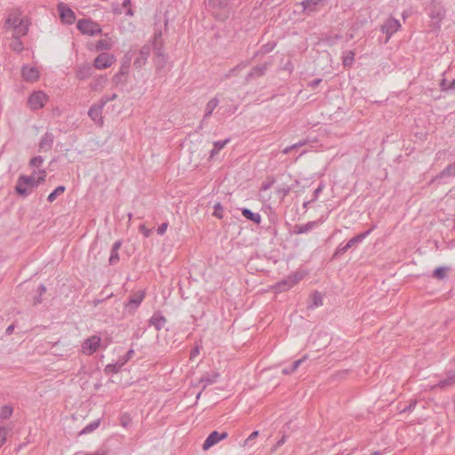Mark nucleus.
Listing matches in <instances>:
<instances>
[{
    "label": "nucleus",
    "mask_w": 455,
    "mask_h": 455,
    "mask_svg": "<svg viewBox=\"0 0 455 455\" xmlns=\"http://www.w3.org/2000/svg\"><path fill=\"white\" fill-rule=\"evenodd\" d=\"M164 42L163 39L162 29L157 28L154 32L153 50H154V64L156 70H162L167 62V56L164 54Z\"/></svg>",
    "instance_id": "f257e3e1"
},
{
    "label": "nucleus",
    "mask_w": 455,
    "mask_h": 455,
    "mask_svg": "<svg viewBox=\"0 0 455 455\" xmlns=\"http://www.w3.org/2000/svg\"><path fill=\"white\" fill-rule=\"evenodd\" d=\"M76 27L82 34L88 36L98 35L102 31L100 26L98 23L86 19L79 20Z\"/></svg>",
    "instance_id": "f03ea898"
},
{
    "label": "nucleus",
    "mask_w": 455,
    "mask_h": 455,
    "mask_svg": "<svg viewBox=\"0 0 455 455\" xmlns=\"http://www.w3.org/2000/svg\"><path fill=\"white\" fill-rule=\"evenodd\" d=\"M455 386V371L450 370L445 371L444 377L440 379L436 384L430 386L429 389L434 391L435 389L446 390Z\"/></svg>",
    "instance_id": "7ed1b4c3"
},
{
    "label": "nucleus",
    "mask_w": 455,
    "mask_h": 455,
    "mask_svg": "<svg viewBox=\"0 0 455 455\" xmlns=\"http://www.w3.org/2000/svg\"><path fill=\"white\" fill-rule=\"evenodd\" d=\"M273 65L272 60L266 61L262 64L254 66L245 76V82L249 83L251 80L262 77L266 75L268 68Z\"/></svg>",
    "instance_id": "20e7f679"
},
{
    "label": "nucleus",
    "mask_w": 455,
    "mask_h": 455,
    "mask_svg": "<svg viewBox=\"0 0 455 455\" xmlns=\"http://www.w3.org/2000/svg\"><path fill=\"white\" fill-rule=\"evenodd\" d=\"M48 100L47 95L41 92H34L28 100V104L32 110H38L44 108Z\"/></svg>",
    "instance_id": "39448f33"
},
{
    "label": "nucleus",
    "mask_w": 455,
    "mask_h": 455,
    "mask_svg": "<svg viewBox=\"0 0 455 455\" xmlns=\"http://www.w3.org/2000/svg\"><path fill=\"white\" fill-rule=\"evenodd\" d=\"M400 28V21L394 17H389L387 19L381 26V31L387 35V41H388L389 38Z\"/></svg>",
    "instance_id": "423d86ee"
},
{
    "label": "nucleus",
    "mask_w": 455,
    "mask_h": 455,
    "mask_svg": "<svg viewBox=\"0 0 455 455\" xmlns=\"http://www.w3.org/2000/svg\"><path fill=\"white\" fill-rule=\"evenodd\" d=\"M115 61L114 54L102 52L95 58L93 67L96 69H105L109 68Z\"/></svg>",
    "instance_id": "0eeeda50"
},
{
    "label": "nucleus",
    "mask_w": 455,
    "mask_h": 455,
    "mask_svg": "<svg viewBox=\"0 0 455 455\" xmlns=\"http://www.w3.org/2000/svg\"><path fill=\"white\" fill-rule=\"evenodd\" d=\"M100 341V337L97 335H92L85 339L82 344L83 352L86 355H92L98 350Z\"/></svg>",
    "instance_id": "6e6552de"
},
{
    "label": "nucleus",
    "mask_w": 455,
    "mask_h": 455,
    "mask_svg": "<svg viewBox=\"0 0 455 455\" xmlns=\"http://www.w3.org/2000/svg\"><path fill=\"white\" fill-rule=\"evenodd\" d=\"M104 105L98 101L97 103L91 106V108L88 110V116L90 118L98 125L102 126L104 120L102 116V111L104 108Z\"/></svg>",
    "instance_id": "1a4fd4ad"
},
{
    "label": "nucleus",
    "mask_w": 455,
    "mask_h": 455,
    "mask_svg": "<svg viewBox=\"0 0 455 455\" xmlns=\"http://www.w3.org/2000/svg\"><path fill=\"white\" fill-rule=\"evenodd\" d=\"M429 17L437 23H441L444 19L445 10L438 0H431Z\"/></svg>",
    "instance_id": "9d476101"
},
{
    "label": "nucleus",
    "mask_w": 455,
    "mask_h": 455,
    "mask_svg": "<svg viewBox=\"0 0 455 455\" xmlns=\"http://www.w3.org/2000/svg\"><path fill=\"white\" fill-rule=\"evenodd\" d=\"M228 436V432L212 431L203 443V450L206 451Z\"/></svg>",
    "instance_id": "9b49d317"
},
{
    "label": "nucleus",
    "mask_w": 455,
    "mask_h": 455,
    "mask_svg": "<svg viewBox=\"0 0 455 455\" xmlns=\"http://www.w3.org/2000/svg\"><path fill=\"white\" fill-rule=\"evenodd\" d=\"M153 49V44H146L140 50V56L134 60L133 65L136 68H142L148 61L151 52Z\"/></svg>",
    "instance_id": "f8f14e48"
},
{
    "label": "nucleus",
    "mask_w": 455,
    "mask_h": 455,
    "mask_svg": "<svg viewBox=\"0 0 455 455\" xmlns=\"http://www.w3.org/2000/svg\"><path fill=\"white\" fill-rule=\"evenodd\" d=\"M58 11L61 20L67 24H73L76 20L75 12L68 7L65 4L60 3L58 4Z\"/></svg>",
    "instance_id": "ddd939ff"
},
{
    "label": "nucleus",
    "mask_w": 455,
    "mask_h": 455,
    "mask_svg": "<svg viewBox=\"0 0 455 455\" xmlns=\"http://www.w3.org/2000/svg\"><path fill=\"white\" fill-rule=\"evenodd\" d=\"M145 298V291H139L135 293H132L130 297L127 302L125 303V307L128 308L130 311L134 312L141 304Z\"/></svg>",
    "instance_id": "4468645a"
},
{
    "label": "nucleus",
    "mask_w": 455,
    "mask_h": 455,
    "mask_svg": "<svg viewBox=\"0 0 455 455\" xmlns=\"http://www.w3.org/2000/svg\"><path fill=\"white\" fill-rule=\"evenodd\" d=\"M76 77L79 80H86L92 76L93 67L90 63L77 65L75 68Z\"/></svg>",
    "instance_id": "2eb2a0df"
},
{
    "label": "nucleus",
    "mask_w": 455,
    "mask_h": 455,
    "mask_svg": "<svg viewBox=\"0 0 455 455\" xmlns=\"http://www.w3.org/2000/svg\"><path fill=\"white\" fill-rule=\"evenodd\" d=\"M219 103H220V100L217 97L212 98V100H210L207 102V104L205 106L204 115L203 119L198 126V129H203L204 123L211 116V115L212 114L214 109L218 107Z\"/></svg>",
    "instance_id": "dca6fc26"
},
{
    "label": "nucleus",
    "mask_w": 455,
    "mask_h": 455,
    "mask_svg": "<svg viewBox=\"0 0 455 455\" xmlns=\"http://www.w3.org/2000/svg\"><path fill=\"white\" fill-rule=\"evenodd\" d=\"M326 0H303L301 5L303 12L311 13L317 11L318 6H324Z\"/></svg>",
    "instance_id": "f3484780"
},
{
    "label": "nucleus",
    "mask_w": 455,
    "mask_h": 455,
    "mask_svg": "<svg viewBox=\"0 0 455 455\" xmlns=\"http://www.w3.org/2000/svg\"><path fill=\"white\" fill-rule=\"evenodd\" d=\"M54 141V135L51 132H46L40 140L39 142V150L47 152L50 151L52 148Z\"/></svg>",
    "instance_id": "a211bd4d"
},
{
    "label": "nucleus",
    "mask_w": 455,
    "mask_h": 455,
    "mask_svg": "<svg viewBox=\"0 0 455 455\" xmlns=\"http://www.w3.org/2000/svg\"><path fill=\"white\" fill-rule=\"evenodd\" d=\"M24 18H21V12L19 10H13L9 12L6 20H5V26L8 28H12L13 26H16L18 24H21V20Z\"/></svg>",
    "instance_id": "6ab92c4d"
},
{
    "label": "nucleus",
    "mask_w": 455,
    "mask_h": 455,
    "mask_svg": "<svg viewBox=\"0 0 455 455\" xmlns=\"http://www.w3.org/2000/svg\"><path fill=\"white\" fill-rule=\"evenodd\" d=\"M149 324L154 326L156 331H160L164 328L166 323V318L162 315L160 311L154 313V315L149 319Z\"/></svg>",
    "instance_id": "aec40b11"
},
{
    "label": "nucleus",
    "mask_w": 455,
    "mask_h": 455,
    "mask_svg": "<svg viewBox=\"0 0 455 455\" xmlns=\"http://www.w3.org/2000/svg\"><path fill=\"white\" fill-rule=\"evenodd\" d=\"M207 7L212 13H215V11L218 9L224 10L225 17L228 16V0H208Z\"/></svg>",
    "instance_id": "412c9836"
},
{
    "label": "nucleus",
    "mask_w": 455,
    "mask_h": 455,
    "mask_svg": "<svg viewBox=\"0 0 455 455\" xmlns=\"http://www.w3.org/2000/svg\"><path fill=\"white\" fill-rule=\"evenodd\" d=\"M108 82V78L106 76H94L92 81L90 83V89L93 92H100L103 88H105Z\"/></svg>",
    "instance_id": "4be33fe9"
},
{
    "label": "nucleus",
    "mask_w": 455,
    "mask_h": 455,
    "mask_svg": "<svg viewBox=\"0 0 455 455\" xmlns=\"http://www.w3.org/2000/svg\"><path fill=\"white\" fill-rule=\"evenodd\" d=\"M22 77L26 81H36L39 77L38 70L34 67L24 66L21 70Z\"/></svg>",
    "instance_id": "5701e85b"
},
{
    "label": "nucleus",
    "mask_w": 455,
    "mask_h": 455,
    "mask_svg": "<svg viewBox=\"0 0 455 455\" xmlns=\"http://www.w3.org/2000/svg\"><path fill=\"white\" fill-rule=\"evenodd\" d=\"M318 221H308L303 225H295L293 228V233L296 235H301L311 231L318 225Z\"/></svg>",
    "instance_id": "b1692460"
},
{
    "label": "nucleus",
    "mask_w": 455,
    "mask_h": 455,
    "mask_svg": "<svg viewBox=\"0 0 455 455\" xmlns=\"http://www.w3.org/2000/svg\"><path fill=\"white\" fill-rule=\"evenodd\" d=\"M13 29V37L20 38L27 35L28 31V24L26 19L21 20V24H18L16 26L12 27Z\"/></svg>",
    "instance_id": "393cba45"
},
{
    "label": "nucleus",
    "mask_w": 455,
    "mask_h": 455,
    "mask_svg": "<svg viewBox=\"0 0 455 455\" xmlns=\"http://www.w3.org/2000/svg\"><path fill=\"white\" fill-rule=\"evenodd\" d=\"M376 228H377V225L376 224H372L371 227L370 228V229H368V230H366V231H364L363 233H360L357 235L354 236L347 243L351 248L355 243H359L363 239H365Z\"/></svg>",
    "instance_id": "a878e982"
},
{
    "label": "nucleus",
    "mask_w": 455,
    "mask_h": 455,
    "mask_svg": "<svg viewBox=\"0 0 455 455\" xmlns=\"http://www.w3.org/2000/svg\"><path fill=\"white\" fill-rule=\"evenodd\" d=\"M219 377H220V374L217 371L204 373L200 379V382L204 383L203 389H205V387L208 385L215 383L217 381V379H219Z\"/></svg>",
    "instance_id": "bb28decb"
},
{
    "label": "nucleus",
    "mask_w": 455,
    "mask_h": 455,
    "mask_svg": "<svg viewBox=\"0 0 455 455\" xmlns=\"http://www.w3.org/2000/svg\"><path fill=\"white\" fill-rule=\"evenodd\" d=\"M36 171H34L31 175H20L19 178L21 182L25 183L26 186H28L31 191L39 186V183L36 182Z\"/></svg>",
    "instance_id": "cd10ccee"
},
{
    "label": "nucleus",
    "mask_w": 455,
    "mask_h": 455,
    "mask_svg": "<svg viewBox=\"0 0 455 455\" xmlns=\"http://www.w3.org/2000/svg\"><path fill=\"white\" fill-rule=\"evenodd\" d=\"M15 192L19 196H21L23 197H27L28 196H29L32 193L30 188L28 186H26L25 183L21 182L20 178H18V180H17V183L15 186Z\"/></svg>",
    "instance_id": "c85d7f7f"
},
{
    "label": "nucleus",
    "mask_w": 455,
    "mask_h": 455,
    "mask_svg": "<svg viewBox=\"0 0 455 455\" xmlns=\"http://www.w3.org/2000/svg\"><path fill=\"white\" fill-rule=\"evenodd\" d=\"M275 46H276V43L275 42H268V43L261 45L259 50L257 51L253 54V59L257 58L258 56L265 55V54H267V53L271 52L275 49Z\"/></svg>",
    "instance_id": "c756f323"
},
{
    "label": "nucleus",
    "mask_w": 455,
    "mask_h": 455,
    "mask_svg": "<svg viewBox=\"0 0 455 455\" xmlns=\"http://www.w3.org/2000/svg\"><path fill=\"white\" fill-rule=\"evenodd\" d=\"M128 72L129 64H123L120 68V70L114 76L113 83L115 84H119L120 83H123V78L128 74Z\"/></svg>",
    "instance_id": "7c9ffc66"
},
{
    "label": "nucleus",
    "mask_w": 455,
    "mask_h": 455,
    "mask_svg": "<svg viewBox=\"0 0 455 455\" xmlns=\"http://www.w3.org/2000/svg\"><path fill=\"white\" fill-rule=\"evenodd\" d=\"M242 214L243 217H245L247 220H251L252 222L256 224H259L261 221V216L258 212H253L250 209L243 208L242 210Z\"/></svg>",
    "instance_id": "2f4dec72"
},
{
    "label": "nucleus",
    "mask_w": 455,
    "mask_h": 455,
    "mask_svg": "<svg viewBox=\"0 0 455 455\" xmlns=\"http://www.w3.org/2000/svg\"><path fill=\"white\" fill-rule=\"evenodd\" d=\"M307 358V356L304 355L302 358L296 360L290 366L283 368L282 372L285 375L293 373Z\"/></svg>",
    "instance_id": "473e14b6"
},
{
    "label": "nucleus",
    "mask_w": 455,
    "mask_h": 455,
    "mask_svg": "<svg viewBox=\"0 0 455 455\" xmlns=\"http://www.w3.org/2000/svg\"><path fill=\"white\" fill-rule=\"evenodd\" d=\"M249 65V62L248 61H241L239 64H237L236 66H235L234 68H232L227 74H226V77L227 78H229L231 76H237L238 73L244 69L247 66Z\"/></svg>",
    "instance_id": "72a5a7b5"
},
{
    "label": "nucleus",
    "mask_w": 455,
    "mask_h": 455,
    "mask_svg": "<svg viewBox=\"0 0 455 455\" xmlns=\"http://www.w3.org/2000/svg\"><path fill=\"white\" fill-rule=\"evenodd\" d=\"M113 46L111 38L100 39L96 43L95 48L97 51L110 50Z\"/></svg>",
    "instance_id": "f704fd0d"
},
{
    "label": "nucleus",
    "mask_w": 455,
    "mask_h": 455,
    "mask_svg": "<svg viewBox=\"0 0 455 455\" xmlns=\"http://www.w3.org/2000/svg\"><path fill=\"white\" fill-rule=\"evenodd\" d=\"M229 140L230 139L214 141L213 148L210 152V156L213 157L215 155H217L229 142Z\"/></svg>",
    "instance_id": "c9c22d12"
},
{
    "label": "nucleus",
    "mask_w": 455,
    "mask_h": 455,
    "mask_svg": "<svg viewBox=\"0 0 455 455\" xmlns=\"http://www.w3.org/2000/svg\"><path fill=\"white\" fill-rule=\"evenodd\" d=\"M290 279L289 277L287 276L286 278H284L283 280L278 282L275 288V290L278 291V292H283V291H286L288 290H290L291 288L293 287V285L291 284V282H289Z\"/></svg>",
    "instance_id": "e433bc0d"
},
{
    "label": "nucleus",
    "mask_w": 455,
    "mask_h": 455,
    "mask_svg": "<svg viewBox=\"0 0 455 455\" xmlns=\"http://www.w3.org/2000/svg\"><path fill=\"white\" fill-rule=\"evenodd\" d=\"M100 424V419H98L96 420H93L92 422H91L90 424H88L86 427H84L80 432H79V435H86V434H89V433H92V431H94L95 429H97L99 427Z\"/></svg>",
    "instance_id": "4c0bfd02"
},
{
    "label": "nucleus",
    "mask_w": 455,
    "mask_h": 455,
    "mask_svg": "<svg viewBox=\"0 0 455 455\" xmlns=\"http://www.w3.org/2000/svg\"><path fill=\"white\" fill-rule=\"evenodd\" d=\"M13 413V409L11 405H4L0 409V419H7L12 417Z\"/></svg>",
    "instance_id": "58836bf2"
},
{
    "label": "nucleus",
    "mask_w": 455,
    "mask_h": 455,
    "mask_svg": "<svg viewBox=\"0 0 455 455\" xmlns=\"http://www.w3.org/2000/svg\"><path fill=\"white\" fill-rule=\"evenodd\" d=\"M66 190V188L65 186H59L57 187L47 197V201L49 203H52L53 201L56 200L57 196H60L61 194H63Z\"/></svg>",
    "instance_id": "ea45409f"
},
{
    "label": "nucleus",
    "mask_w": 455,
    "mask_h": 455,
    "mask_svg": "<svg viewBox=\"0 0 455 455\" xmlns=\"http://www.w3.org/2000/svg\"><path fill=\"white\" fill-rule=\"evenodd\" d=\"M355 60V52L353 51H347L343 56V66L345 68L351 67Z\"/></svg>",
    "instance_id": "a19ab883"
},
{
    "label": "nucleus",
    "mask_w": 455,
    "mask_h": 455,
    "mask_svg": "<svg viewBox=\"0 0 455 455\" xmlns=\"http://www.w3.org/2000/svg\"><path fill=\"white\" fill-rule=\"evenodd\" d=\"M124 363H125V361L121 362V363L108 364L105 368V371L107 373H117L121 370V368L123 367V365Z\"/></svg>",
    "instance_id": "79ce46f5"
},
{
    "label": "nucleus",
    "mask_w": 455,
    "mask_h": 455,
    "mask_svg": "<svg viewBox=\"0 0 455 455\" xmlns=\"http://www.w3.org/2000/svg\"><path fill=\"white\" fill-rule=\"evenodd\" d=\"M312 305L311 307H316L323 305V298L319 291H315L312 296Z\"/></svg>",
    "instance_id": "37998d69"
},
{
    "label": "nucleus",
    "mask_w": 455,
    "mask_h": 455,
    "mask_svg": "<svg viewBox=\"0 0 455 455\" xmlns=\"http://www.w3.org/2000/svg\"><path fill=\"white\" fill-rule=\"evenodd\" d=\"M11 48L17 52H22L24 48L20 38L13 37V41L11 44Z\"/></svg>",
    "instance_id": "c03bdc74"
},
{
    "label": "nucleus",
    "mask_w": 455,
    "mask_h": 455,
    "mask_svg": "<svg viewBox=\"0 0 455 455\" xmlns=\"http://www.w3.org/2000/svg\"><path fill=\"white\" fill-rule=\"evenodd\" d=\"M44 159L43 156H34L30 159L29 161V166L30 167H33V168H38L40 167L43 163H44Z\"/></svg>",
    "instance_id": "a18cd8bd"
},
{
    "label": "nucleus",
    "mask_w": 455,
    "mask_h": 455,
    "mask_svg": "<svg viewBox=\"0 0 455 455\" xmlns=\"http://www.w3.org/2000/svg\"><path fill=\"white\" fill-rule=\"evenodd\" d=\"M349 249H350V247L348 246L347 243H346L345 245L339 244L337 247V249L335 250V251L332 255V258L333 259L338 258L339 256L346 253Z\"/></svg>",
    "instance_id": "49530a36"
},
{
    "label": "nucleus",
    "mask_w": 455,
    "mask_h": 455,
    "mask_svg": "<svg viewBox=\"0 0 455 455\" xmlns=\"http://www.w3.org/2000/svg\"><path fill=\"white\" fill-rule=\"evenodd\" d=\"M37 291H38V296H36L34 298V304L35 305H37V304H40L42 302V295L45 293L46 291V288L44 284H40L37 288Z\"/></svg>",
    "instance_id": "de8ad7c7"
},
{
    "label": "nucleus",
    "mask_w": 455,
    "mask_h": 455,
    "mask_svg": "<svg viewBox=\"0 0 455 455\" xmlns=\"http://www.w3.org/2000/svg\"><path fill=\"white\" fill-rule=\"evenodd\" d=\"M447 269L445 267H437L433 272V277L437 278L439 280L443 279L446 275Z\"/></svg>",
    "instance_id": "09e8293b"
},
{
    "label": "nucleus",
    "mask_w": 455,
    "mask_h": 455,
    "mask_svg": "<svg viewBox=\"0 0 455 455\" xmlns=\"http://www.w3.org/2000/svg\"><path fill=\"white\" fill-rule=\"evenodd\" d=\"M9 429L2 426L0 427V448L5 443Z\"/></svg>",
    "instance_id": "8fccbe9b"
},
{
    "label": "nucleus",
    "mask_w": 455,
    "mask_h": 455,
    "mask_svg": "<svg viewBox=\"0 0 455 455\" xmlns=\"http://www.w3.org/2000/svg\"><path fill=\"white\" fill-rule=\"evenodd\" d=\"M213 213L212 215L215 216L218 219L223 218V206L220 204V203H217L213 207Z\"/></svg>",
    "instance_id": "3c124183"
},
{
    "label": "nucleus",
    "mask_w": 455,
    "mask_h": 455,
    "mask_svg": "<svg viewBox=\"0 0 455 455\" xmlns=\"http://www.w3.org/2000/svg\"><path fill=\"white\" fill-rule=\"evenodd\" d=\"M290 281L291 283V284L294 286L296 283H298L302 278H303V275L299 273V272H295L290 275H288Z\"/></svg>",
    "instance_id": "603ef678"
},
{
    "label": "nucleus",
    "mask_w": 455,
    "mask_h": 455,
    "mask_svg": "<svg viewBox=\"0 0 455 455\" xmlns=\"http://www.w3.org/2000/svg\"><path fill=\"white\" fill-rule=\"evenodd\" d=\"M36 173L38 174L36 177V182L40 185L45 181L47 172L44 169H40L38 172H36Z\"/></svg>",
    "instance_id": "864d4df0"
},
{
    "label": "nucleus",
    "mask_w": 455,
    "mask_h": 455,
    "mask_svg": "<svg viewBox=\"0 0 455 455\" xmlns=\"http://www.w3.org/2000/svg\"><path fill=\"white\" fill-rule=\"evenodd\" d=\"M119 261V253L118 251L111 250L110 257L108 262L110 265H115Z\"/></svg>",
    "instance_id": "5fc2aeb1"
},
{
    "label": "nucleus",
    "mask_w": 455,
    "mask_h": 455,
    "mask_svg": "<svg viewBox=\"0 0 455 455\" xmlns=\"http://www.w3.org/2000/svg\"><path fill=\"white\" fill-rule=\"evenodd\" d=\"M116 98H117L116 93H113L109 96L103 95L99 101L101 102L105 106L108 102L115 100Z\"/></svg>",
    "instance_id": "6e6d98bb"
},
{
    "label": "nucleus",
    "mask_w": 455,
    "mask_h": 455,
    "mask_svg": "<svg viewBox=\"0 0 455 455\" xmlns=\"http://www.w3.org/2000/svg\"><path fill=\"white\" fill-rule=\"evenodd\" d=\"M275 182V180L274 177H268L267 180L262 183L261 190L269 189L274 185Z\"/></svg>",
    "instance_id": "4d7b16f0"
},
{
    "label": "nucleus",
    "mask_w": 455,
    "mask_h": 455,
    "mask_svg": "<svg viewBox=\"0 0 455 455\" xmlns=\"http://www.w3.org/2000/svg\"><path fill=\"white\" fill-rule=\"evenodd\" d=\"M453 167L451 164H449L448 166H446L440 173V177L443 178V177H449V176H453L452 175V172H453Z\"/></svg>",
    "instance_id": "13d9d810"
},
{
    "label": "nucleus",
    "mask_w": 455,
    "mask_h": 455,
    "mask_svg": "<svg viewBox=\"0 0 455 455\" xmlns=\"http://www.w3.org/2000/svg\"><path fill=\"white\" fill-rule=\"evenodd\" d=\"M132 419L130 416L126 413L123 414L120 418V423L123 427H126L130 423Z\"/></svg>",
    "instance_id": "bf43d9fd"
},
{
    "label": "nucleus",
    "mask_w": 455,
    "mask_h": 455,
    "mask_svg": "<svg viewBox=\"0 0 455 455\" xmlns=\"http://www.w3.org/2000/svg\"><path fill=\"white\" fill-rule=\"evenodd\" d=\"M291 191V188L289 187H283L279 188L277 189V194L281 196L282 199H283Z\"/></svg>",
    "instance_id": "052dcab7"
},
{
    "label": "nucleus",
    "mask_w": 455,
    "mask_h": 455,
    "mask_svg": "<svg viewBox=\"0 0 455 455\" xmlns=\"http://www.w3.org/2000/svg\"><path fill=\"white\" fill-rule=\"evenodd\" d=\"M416 404H417L416 400L411 401V403L406 407H404L401 411L402 412H411V411H413L415 409Z\"/></svg>",
    "instance_id": "680f3d73"
},
{
    "label": "nucleus",
    "mask_w": 455,
    "mask_h": 455,
    "mask_svg": "<svg viewBox=\"0 0 455 455\" xmlns=\"http://www.w3.org/2000/svg\"><path fill=\"white\" fill-rule=\"evenodd\" d=\"M323 184H320L314 191L313 193V198L311 199V201L315 202L317 200L320 193L323 191Z\"/></svg>",
    "instance_id": "e2e57ef3"
},
{
    "label": "nucleus",
    "mask_w": 455,
    "mask_h": 455,
    "mask_svg": "<svg viewBox=\"0 0 455 455\" xmlns=\"http://www.w3.org/2000/svg\"><path fill=\"white\" fill-rule=\"evenodd\" d=\"M131 1L132 0H124L123 2V7H127V12H126V14L129 15V16H132L133 15V11L132 9L131 8Z\"/></svg>",
    "instance_id": "0e129e2a"
},
{
    "label": "nucleus",
    "mask_w": 455,
    "mask_h": 455,
    "mask_svg": "<svg viewBox=\"0 0 455 455\" xmlns=\"http://www.w3.org/2000/svg\"><path fill=\"white\" fill-rule=\"evenodd\" d=\"M259 436V431L255 430L253 431L244 441V445H248L251 441L254 440Z\"/></svg>",
    "instance_id": "69168bd1"
},
{
    "label": "nucleus",
    "mask_w": 455,
    "mask_h": 455,
    "mask_svg": "<svg viewBox=\"0 0 455 455\" xmlns=\"http://www.w3.org/2000/svg\"><path fill=\"white\" fill-rule=\"evenodd\" d=\"M168 228V223L167 222H164V223H162L158 228H157V234L159 235H163L165 232H166V229Z\"/></svg>",
    "instance_id": "338daca9"
},
{
    "label": "nucleus",
    "mask_w": 455,
    "mask_h": 455,
    "mask_svg": "<svg viewBox=\"0 0 455 455\" xmlns=\"http://www.w3.org/2000/svg\"><path fill=\"white\" fill-rule=\"evenodd\" d=\"M108 451L105 449H99L94 452L81 453L82 455H107Z\"/></svg>",
    "instance_id": "774afa93"
}]
</instances>
